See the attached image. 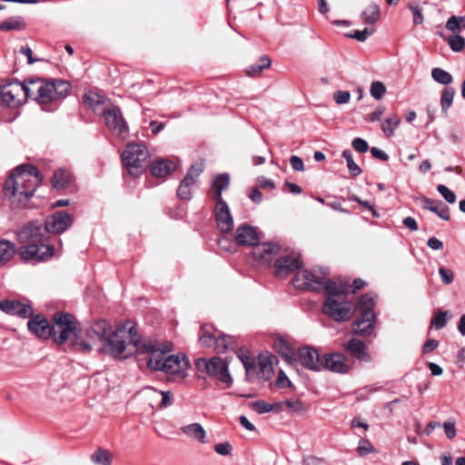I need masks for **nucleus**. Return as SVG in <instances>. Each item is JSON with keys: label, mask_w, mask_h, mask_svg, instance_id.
Listing matches in <instances>:
<instances>
[{"label": "nucleus", "mask_w": 465, "mask_h": 465, "mask_svg": "<svg viewBox=\"0 0 465 465\" xmlns=\"http://www.w3.org/2000/svg\"><path fill=\"white\" fill-rule=\"evenodd\" d=\"M173 350L171 342H159L157 341H143L140 351L149 354L147 366L153 371H162L167 374H179L184 376L189 361L184 356L168 355Z\"/></svg>", "instance_id": "f257e3e1"}, {"label": "nucleus", "mask_w": 465, "mask_h": 465, "mask_svg": "<svg viewBox=\"0 0 465 465\" xmlns=\"http://www.w3.org/2000/svg\"><path fill=\"white\" fill-rule=\"evenodd\" d=\"M29 318L27 327L31 333L43 340L52 338L56 344L68 341L76 329V322L69 313H55L53 325L42 314H33Z\"/></svg>", "instance_id": "f03ea898"}, {"label": "nucleus", "mask_w": 465, "mask_h": 465, "mask_svg": "<svg viewBox=\"0 0 465 465\" xmlns=\"http://www.w3.org/2000/svg\"><path fill=\"white\" fill-rule=\"evenodd\" d=\"M42 183L38 170L32 164L17 166L5 183V195L13 203H25Z\"/></svg>", "instance_id": "7ed1b4c3"}, {"label": "nucleus", "mask_w": 465, "mask_h": 465, "mask_svg": "<svg viewBox=\"0 0 465 465\" xmlns=\"http://www.w3.org/2000/svg\"><path fill=\"white\" fill-rule=\"evenodd\" d=\"M134 331L135 332L133 327L128 331L124 328L114 331H108L103 344L98 347V351L120 359L127 358L135 352L141 353L140 349L143 341L134 339Z\"/></svg>", "instance_id": "20e7f679"}, {"label": "nucleus", "mask_w": 465, "mask_h": 465, "mask_svg": "<svg viewBox=\"0 0 465 465\" xmlns=\"http://www.w3.org/2000/svg\"><path fill=\"white\" fill-rule=\"evenodd\" d=\"M322 312L335 322H343L351 319L353 314V304L347 299L344 286L336 282L327 283Z\"/></svg>", "instance_id": "39448f33"}, {"label": "nucleus", "mask_w": 465, "mask_h": 465, "mask_svg": "<svg viewBox=\"0 0 465 465\" xmlns=\"http://www.w3.org/2000/svg\"><path fill=\"white\" fill-rule=\"evenodd\" d=\"M27 92L30 94L29 98L45 106L66 97L70 92V84L62 80L46 82L43 79H30L27 80Z\"/></svg>", "instance_id": "423d86ee"}, {"label": "nucleus", "mask_w": 465, "mask_h": 465, "mask_svg": "<svg viewBox=\"0 0 465 465\" xmlns=\"http://www.w3.org/2000/svg\"><path fill=\"white\" fill-rule=\"evenodd\" d=\"M111 330V324L104 320L94 322L86 330L84 336L76 333L77 328L71 335V344L76 351L88 353L94 350L98 351L105 339L108 331Z\"/></svg>", "instance_id": "0eeeda50"}, {"label": "nucleus", "mask_w": 465, "mask_h": 465, "mask_svg": "<svg viewBox=\"0 0 465 465\" xmlns=\"http://www.w3.org/2000/svg\"><path fill=\"white\" fill-rule=\"evenodd\" d=\"M148 158L149 151L142 143H129L122 153V161L128 173L133 177H137L143 173Z\"/></svg>", "instance_id": "6e6552de"}, {"label": "nucleus", "mask_w": 465, "mask_h": 465, "mask_svg": "<svg viewBox=\"0 0 465 465\" xmlns=\"http://www.w3.org/2000/svg\"><path fill=\"white\" fill-rule=\"evenodd\" d=\"M329 272L323 268L313 270H300L294 276L293 285L297 289L325 291L329 282H334L328 278Z\"/></svg>", "instance_id": "1a4fd4ad"}, {"label": "nucleus", "mask_w": 465, "mask_h": 465, "mask_svg": "<svg viewBox=\"0 0 465 465\" xmlns=\"http://www.w3.org/2000/svg\"><path fill=\"white\" fill-rule=\"evenodd\" d=\"M195 367L199 372L209 375L227 387L232 383V378L228 370L229 363L222 358H199L195 361Z\"/></svg>", "instance_id": "9d476101"}, {"label": "nucleus", "mask_w": 465, "mask_h": 465, "mask_svg": "<svg viewBox=\"0 0 465 465\" xmlns=\"http://www.w3.org/2000/svg\"><path fill=\"white\" fill-rule=\"evenodd\" d=\"M1 99L8 107H17L30 97L27 92V80L24 83L15 81L4 85L0 92Z\"/></svg>", "instance_id": "9b49d317"}, {"label": "nucleus", "mask_w": 465, "mask_h": 465, "mask_svg": "<svg viewBox=\"0 0 465 465\" xmlns=\"http://www.w3.org/2000/svg\"><path fill=\"white\" fill-rule=\"evenodd\" d=\"M19 254L25 261L39 262L51 259L54 254V251L53 246L44 244L42 242L24 245L19 250Z\"/></svg>", "instance_id": "f8f14e48"}, {"label": "nucleus", "mask_w": 465, "mask_h": 465, "mask_svg": "<svg viewBox=\"0 0 465 465\" xmlns=\"http://www.w3.org/2000/svg\"><path fill=\"white\" fill-rule=\"evenodd\" d=\"M204 169V163L203 160L192 164L187 171L185 177L181 182L177 189V196L181 200H189L192 197V188L196 183L197 178Z\"/></svg>", "instance_id": "ddd939ff"}, {"label": "nucleus", "mask_w": 465, "mask_h": 465, "mask_svg": "<svg viewBox=\"0 0 465 465\" xmlns=\"http://www.w3.org/2000/svg\"><path fill=\"white\" fill-rule=\"evenodd\" d=\"M104 115L107 127L114 134L124 139L128 134V127L123 118L120 109L118 107L112 106L104 111Z\"/></svg>", "instance_id": "4468645a"}, {"label": "nucleus", "mask_w": 465, "mask_h": 465, "mask_svg": "<svg viewBox=\"0 0 465 465\" xmlns=\"http://www.w3.org/2000/svg\"><path fill=\"white\" fill-rule=\"evenodd\" d=\"M73 223V217L66 212H56L45 220L47 232L59 234L65 232Z\"/></svg>", "instance_id": "2eb2a0df"}, {"label": "nucleus", "mask_w": 465, "mask_h": 465, "mask_svg": "<svg viewBox=\"0 0 465 465\" xmlns=\"http://www.w3.org/2000/svg\"><path fill=\"white\" fill-rule=\"evenodd\" d=\"M239 357L242 361L247 373H249L252 367H254L257 377L260 380L269 381L272 377L274 370L272 366V357L260 358L258 360L257 364L254 366L249 363L248 357L242 355H239Z\"/></svg>", "instance_id": "dca6fc26"}, {"label": "nucleus", "mask_w": 465, "mask_h": 465, "mask_svg": "<svg viewBox=\"0 0 465 465\" xmlns=\"http://www.w3.org/2000/svg\"><path fill=\"white\" fill-rule=\"evenodd\" d=\"M215 220L218 229L223 233L231 232L233 228V219L228 204L224 201L216 202Z\"/></svg>", "instance_id": "f3484780"}, {"label": "nucleus", "mask_w": 465, "mask_h": 465, "mask_svg": "<svg viewBox=\"0 0 465 465\" xmlns=\"http://www.w3.org/2000/svg\"><path fill=\"white\" fill-rule=\"evenodd\" d=\"M235 242L241 246H252L259 242L260 235L256 228L247 223L241 224L235 232Z\"/></svg>", "instance_id": "a211bd4d"}, {"label": "nucleus", "mask_w": 465, "mask_h": 465, "mask_svg": "<svg viewBox=\"0 0 465 465\" xmlns=\"http://www.w3.org/2000/svg\"><path fill=\"white\" fill-rule=\"evenodd\" d=\"M375 314L373 312H361V316L352 324V331L361 336H368L374 333Z\"/></svg>", "instance_id": "6ab92c4d"}, {"label": "nucleus", "mask_w": 465, "mask_h": 465, "mask_svg": "<svg viewBox=\"0 0 465 465\" xmlns=\"http://www.w3.org/2000/svg\"><path fill=\"white\" fill-rule=\"evenodd\" d=\"M301 266L298 254L292 253L281 256L275 262V273L278 277H286Z\"/></svg>", "instance_id": "aec40b11"}, {"label": "nucleus", "mask_w": 465, "mask_h": 465, "mask_svg": "<svg viewBox=\"0 0 465 465\" xmlns=\"http://www.w3.org/2000/svg\"><path fill=\"white\" fill-rule=\"evenodd\" d=\"M143 393L150 400L149 404L153 408H166L171 406L173 402V395L169 391H160L153 388L147 387L143 389Z\"/></svg>", "instance_id": "412c9836"}, {"label": "nucleus", "mask_w": 465, "mask_h": 465, "mask_svg": "<svg viewBox=\"0 0 465 465\" xmlns=\"http://www.w3.org/2000/svg\"><path fill=\"white\" fill-rule=\"evenodd\" d=\"M299 360L301 363L312 371H320L322 369V360L320 359V354L317 350L311 347H303L299 350Z\"/></svg>", "instance_id": "4be33fe9"}, {"label": "nucleus", "mask_w": 465, "mask_h": 465, "mask_svg": "<svg viewBox=\"0 0 465 465\" xmlns=\"http://www.w3.org/2000/svg\"><path fill=\"white\" fill-rule=\"evenodd\" d=\"M0 310L10 315H15L23 319L29 318L33 315V308L29 304L22 303L17 301L5 300L0 302Z\"/></svg>", "instance_id": "5701e85b"}, {"label": "nucleus", "mask_w": 465, "mask_h": 465, "mask_svg": "<svg viewBox=\"0 0 465 465\" xmlns=\"http://www.w3.org/2000/svg\"><path fill=\"white\" fill-rule=\"evenodd\" d=\"M280 247L276 244L270 242L255 243L252 248V255L255 260L263 262L270 263L274 256L278 254Z\"/></svg>", "instance_id": "b1692460"}, {"label": "nucleus", "mask_w": 465, "mask_h": 465, "mask_svg": "<svg viewBox=\"0 0 465 465\" xmlns=\"http://www.w3.org/2000/svg\"><path fill=\"white\" fill-rule=\"evenodd\" d=\"M322 364V368L337 373H346L350 369L345 356L338 352L324 355Z\"/></svg>", "instance_id": "393cba45"}, {"label": "nucleus", "mask_w": 465, "mask_h": 465, "mask_svg": "<svg viewBox=\"0 0 465 465\" xmlns=\"http://www.w3.org/2000/svg\"><path fill=\"white\" fill-rule=\"evenodd\" d=\"M18 240L25 245L29 243H39L44 241V232L41 226L32 223L25 226L18 232Z\"/></svg>", "instance_id": "a878e982"}, {"label": "nucleus", "mask_w": 465, "mask_h": 465, "mask_svg": "<svg viewBox=\"0 0 465 465\" xmlns=\"http://www.w3.org/2000/svg\"><path fill=\"white\" fill-rule=\"evenodd\" d=\"M345 350L348 351L351 356L361 361H371V357L366 351L365 343L356 338L351 339L344 346Z\"/></svg>", "instance_id": "bb28decb"}, {"label": "nucleus", "mask_w": 465, "mask_h": 465, "mask_svg": "<svg viewBox=\"0 0 465 465\" xmlns=\"http://www.w3.org/2000/svg\"><path fill=\"white\" fill-rule=\"evenodd\" d=\"M177 167V164L168 159L160 158L153 161L151 165V173L154 177L163 178L172 173Z\"/></svg>", "instance_id": "cd10ccee"}, {"label": "nucleus", "mask_w": 465, "mask_h": 465, "mask_svg": "<svg viewBox=\"0 0 465 465\" xmlns=\"http://www.w3.org/2000/svg\"><path fill=\"white\" fill-rule=\"evenodd\" d=\"M422 202L425 209H428L429 211L436 213L440 218H441L444 221L450 220V216L449 208L442 202L431 200L426 197L422 199Z\"/></svg>", "instance_id": "c85d7f7f"}, {"label": "nucleus", "mask_w": 465, "mask_h": 465, "mask_svg": "<svg viewBox=\"0 0 465 465\" xmlns=\"http://www.w3.org/2000/svg\"><path fill=\"white\" fill-rule=\"evenodd\" d=\"M182 431L188 437L197 440L202 443H206V432L200 423H192L182 427Z\"/></svg>", "instance_id": "c756f323"}, {"label": "nucleus", "mask_w": 465, "mask_h": 465, "mask_svg": "<svg viewBox=\"0 0 465 465\" xmlns=\"http://www.w3.org/2000/svg\"><path fill=\"white\" fill-rule=\"evenodd\" d=\"M274 348L289 363L295 359L293 348L282 338L274 341Z\"/></svg>", "instance_id": "7c9ffc66"}, {"label": "nucleus", "mask_w": 465, "mask_h": 465, "mask_svg": "<svg viewBox=\"0 0 465 465\" xmlns=\"http://www.w3.org/2000/svg\"><path fill=\"white\" fill-rule=\"evenodd\" d=\"M230 183V176L228 173L217 175L213 181V187L216 190L213 198L216 202L223 201L222 197L223 190L228 188Z\"/></svg>", "instance_id": "2f4dec72"}, {"label": "nucleus", "mask_w": 465, "mask_h": 465, "mask_svg": "<svg viewBox=\"0 0 465 465\" xmlns=\"http://www.w3.org/2000/svg\"><path fill=\"white\" fill-rule=\"evenodd\" d=\"M235 340L232 336L221 335L215 340L214 350L217 353H223L228 350H234Z\"/></svg>", "instance_id": "473e14b6"}, {"label": "nucleus", "mask_w": 465, "mask_h": 465, "mask_svg": "<svg viewBox=\"0 0 465 465\" xmlns=\"http://www.w3.org/2000/svg\"><path fill=\"white\" fill-rule=\"evenodd\" d=\"M15 252V245L6 240L0 241V267L12 259Z\"/></svg>", "instance_id": "72a5a7b5"}, {"label": "nucleus", "mask_w": 465, "mask_h": 465, "mask_svg": "<svg viewBox=\"0 0 465 465\" xmlns=\"http://www.w3.org/2000/svg\"><path fill=\"white\" fill-rule=\"evenodd\" d=\"M401 123L400 117L397 115H391L381 123V130L386 137H391L394 135L395 130Z\"/></svg>", "instance_id": "f704fd0d"}, {"label": "nucleus", "mask_w": 465, "mask_h": 465, "mask_svg": "<svg viewBox=\"0 0 465 465\" xmlns=\"http://www.w3.org/2000/svg\"><path fill=\"white\" fill-rule=\"evenodd\" d=\"M25 27V23L21 17H12L0 23V31H20Z\"/></svg>", "instance_id": "c9c22d12"}, {"label": "nucleus", "mask_w": 465, "mask_h": 465, "mask_svg": "<svg viewBox=\"0 0 465 465\" xmlns=\"http://www.w3.org/2000/svg\"><path fill=\"white\" fill-rule=\"evenodd\" d=\"M380 7L376 4L368 5L362 12L361 16L367 24H374L380 19Z\"/></svg>", "instance_id": "e433bc0d"}, {"label": "nucleus", "mask_w": 465, "mask_h": 465, "mask_svg": "<svg viewBox=\"0 0 465 465\" xmlns=\"http://www.w3.org/2000/svg\"><path fill=\"white\" fill-rule=\"evenodd\" d=\"M70 178V173L65 170H58L54 174L52 180L53 186L56 189H63L68 184Z\"/></svg>", "instance_id": "4c0bfd02"}, {"label": "nucleus", "mask_w": 465, "mask_h": 465, "mask_svg": "<svg viewBox=\"0 0 465 465\" xmlns=\"http://www.w3.org/2000/svg\"><path fill=\"white\" fill-rule=\"evenodd\" d=\"M455 90L452 87H446L442 90L440 97V106L442 112L446 114L453 103Z\"/></svg>", "instance_id": "58836bf2"}, {"label": "nucleus", "mask_w": 465, "mask_h": 465, "mask_svg": "<svg viewBox=\"0 0 465 465\" xmlns=\"http://www.w3.org/2000/svg\"><path fill=\"white\" fill-rule=\"evenodd\" d=\"M450 318V314L447 311L439 310L434 314L431 322L430 326L434 327L437 330H440L444 328Z\"/></svg>", "instance_id": "ea45409f"}, {"label": "nucleus", "mask_w": 465, "mask_h": 465, "mask_svg": "<svg viewBox=\"0 0 465 465\" xmlns=\"http://www.w3.org/2000/svg\"><path fill=\"white\" fill-rule=\"evenodd\" d=\"M446 29L455 34L465 29V16L451 15L446 23Z\"/></svg>", "instance_id": "a19ab883"}, {"label": "nucleus", "mask_w": 465, "mask_h": 465, "mask_svg": "<svg viewBox=\"0 0 465 465\" xmlns=\"http://www.w3.org/2000/svg\"><path fill=\"white\" fill-rule=\"evenodd\" d=\"M91 459L97 465H111L112 454L106 450L99 449L92 455Z\"/></svg>", "instance_id": "79ce46f5"}, {"label": "nucleus", "mask_w": 465, "mask_h": 465, "mask_svg": "<svg viewBox=\"0 0 465 465\" xmlns=\"http://www.w3.org/2000/svg\"><path fill=\"white\" fill-rule=\"evenodd\" d=\"M431 76L434 81L441 84H450L453 80L450 73L438 67L432 69Z\"/></svg>", "instance_id": "37998d69"}, {"label": "nucleus", "mask_w": 465, "mask_h": 465, "mask_svg": "<svg viewBox=\"0 0 465 465\" xmlns=\"http://www.w3.org/2000/svg\"><path fill=\"white\" fill-rule=\"evenodd\" d=\"M342 157L346 160L347 167L350 172V173L353 177H357L361 174V167L354 162L352 158L351 152L350 150H344L342 152Z\"/></svg>", "instance_id": "c03bdc74"}, {"label": "nucleus", "mask_w": 465, "mask_h": 465, "mask_svg": "<svg viewBox=\"0 0 465 465\" xmlns=\"http://www.w3.org/2000/svg\"><path fill=\"white\" fill-rule=\"evenodd\" d=\"M375 303L376 296L372 293H366L361 297L357 306L361 310V312H373L372 309L375 306Z\"/></svg>", "instance_id": "a18cd8bd"}, {"label": "nucleus", "mask_w": 465, "mask_h": 465, "mask_svg": "<svg viewBox=\"0 0 465 465\" xmlns=\"http://www.w3.org/2000/svg\"><path fill=\"white\" fill-rule=\"evenodd\" d=\"M217 337L205 330V327L201 328L199 333V343L203 347H211L215 345Z\"/></svg>", "instance_id": "49530a36"}, {"label": "nucleus", "mask_w": 465, "mask_h": 465, "mask_svg": "<svg viewBox=\"0 0 465 465\" xmlns=\"http://www.w3.org/2000/svg\"><path fill=\"white\" fill-rule=\"evenodd\" d=\"M84 103L91 107L104 103V97L95 92H88L83 97Z\"/></svg>", "instance_id": "de8ad7c7"}, {"label": "nucleus", "mask_w": 465, "mask_h": 465, "mask_svg": "<svg viewBox=\"0 0 465 465\" xmlns=\"http://www.w3.org/2000/svg\"><path fill=\"white\" fill-rule=\"evenodd\" d=\"M447 42L453 52H460L465 46L464 37L457 34L450 35Z\"/></svg>", "instance_id": "09e8293b"}, {"label": "nucleus", "mask_w": 465, "mask_h": 465, "mask_svg": "<svg viewBox=\"0 0 465 465\" xmlns=\"http://www.w3.org/2000/svg\"><path fill=\"white\" fill-rule=\"evenodd\" d=\"M385 93H386V87L382 82L374 81L371 83V88H370V94L374 99L381 100L383 97V95L385 94Z\"/></svg>", "instance_id": "8fccbe9b"}, {"label": "nucleus", "mask_w": 465, "mask_h": 465, "mask_svg": "<svg viewBox=\"0 0 465 465\" xmlns=\"http://www.w3.org/2000/svg\"><path fill=\"white\" fill-rule=\"evenodd\" d=\"M252 410H254L259 414H264L272 411V408L271 403H268L264 401H256L251 403Z\"/></svg>", "instance_id": "3c124183"}, {"label": "nucleus", "mask_w": 465, "mask_h": 465, "mask_svg": "<svg viewBox=\"0 0 465 465\" xmlns=\"http://www.w3.org/2000/svg\"><path fill=\"white\" fill-rule=\"evenodd\" d=\"M357 450L359 455L365 456L367 454L374 452L375 449L368 440L361 439L359 441Z\"/></svg>", "instance_id": "603ef678"}, {"label": "nucleus", "mask_w": 465, "mask_h": 465, "mask_svg": "<svg viewBox=\"0 0 465 465\" xmlns=\"http://www.w3.org/2000/svg\"><path fill=\"white\" fill-rule=\"evenodd\" d=\"M437 190L448 203H454L456 202L455 193L447 186L440 184L438 185Z\"/></svg>", "instance_id": "864d4df0"}, {"label": "nucleus", "mask_w": 465, "mask_h": 465, "mask_svg": "<svg viewBox=\"0 0 465 465\" xmlns=\"http://www.w3.org/2000/svg\"><path fill=\"white\" fill-rule=\"evenodd\" d=\"M439 274H440V279L443 283H445L447 285L452 283V282L454 280V274L450 270H449L443 266H440L439 268Z\"/></svg>", "instance_id": "5fc2aeb1"}, {"label": "nucleus", "mask_w": 465, "mask_h": 465, "mask_svg": "<svg viewBox=\"0 0 465 465\" xmlns=\"http://www.w3.org/2000/svg\"><path fill=\"white\" fill-rule=\"evenodd\" d=\"M373 30L365 28L362 31L356 30L353 33L348 35L349 37L356 39L360 42L365 41L371 35H372Z\"/></svg>", "instance_id": "6e6d98bb"}, {"label": "nucleus", "mask_w": 465, "mask_h": 465, "mask_svg": "<svg viewBox=\"0 0 465 465\" xmlns=\"http://www.w3.org/2000/svg\"><path fill=\"white\" fill-rule=\"evenodd\" d=\"M442 427H443L445 435L448 439L452 440L456 437L457 430H456L454 421H450V420L445 421L443 423Z\"/></svg>", "instance_id": "4d7b16f0"}, {"label": "nucleus", "mask_w": 465, "mask_h": 465, "mask_svg": "<svg viewBox=\"0 0 465 465\" xmlns=\"http://www.w3.org/2000/svg\"><path fill=\"white\" fill-rule=\"evenodd\" d=\"M350 98L351 94L348 91H337L333 94V99L337 104H345Z\"/></svg>", "instance_id": "13d9d810"}, {"label": "nucleus", "mask_w": 465, "mask_h": 465, "mask_svg": "<svg viewBox=\"0 0 465 465\" xmlns=\"http://www.w3.org/2000/svg\"><path fill=\"white\" fill-rule=\"evenodd\" d=\"M275 384L278 388L283 389L292 386V382L289 378L286 376L283 371H280L275 381Z\"/></svg>", "instance_id": "bf43d9fd"}, {"label": "nucleus", "mask_w": 465, "mask_h": 465, "mask_svg": "<svg viewBox=\"0 0 465 465\" xmlns=\"http://www.w3.org/2000/svg\"><path fill=\"white\" fill-rule=\"evenodd\" d=\"M285 406L294 412H302L304 407L300 400H287L285 401Z\"/></svg>", "instance_id": "052dcab7"}, {"label": "nucleus", "mask_w": 465, "mask_h": 465, "mask_svg": "<svg viewBox=\"0 0 465 465\" xmlns=\"http://www.w3.org/2000/svg\"><path fill=\"white\" fill-rule=\"evenodd\" d=\"M410 10L413 15V23L414 25H420L423 22V15L421 13V9L418 5H410Z\"/></svg>", "instance_id": "680f3d73"}, {"label": "nucleus", "mask_w": 465, "mask_h": 465, "mask_svg": "<svg viewBox=\"0 0 465 465\" xmlns=\"http://www.w3.org/2000/svg\"><path fill=\"white\" fill-rule=\"evenodd\" d=\"M352 147L360 153H366L369 150L368 143L360 137L352 141Z\"/></svg>", "instance_id": "e2e57ef3"}, {"label": "nucleus", "mask_w": 465, "mask_h": 465, "mask_svg": "<svg viewBox=\"0 0 465 465\" xmlns=\"http://www.w3.org/2000/svg\"><path fill=\"white\" fill-rule=\"evenodd\" d=\"M214 450L220 455H229L232 452V445L229 442H223L214 445Z\"/></svg>", "instance_id": "0e129e2a"}, {"label": "nucleus", "mask_w": 465, "mask_h": 465, "mask_svg": "<svg viewBox=\"0 0 465 465\" xmlns=\"http://www.w3.org/2000/svg\"><path fill=\"white\" fill-rule=\"evenodd\" d=\"M439 346V342L436 340L430 339L422 346V353L427 354L434 351Z\"/></svg>", "instance_id": "69168bd1"}, {"label": "nucleus", "mask_w": 465, "mask_h": 465, "mask_svg": "<svg viewBox=\"0 0 465 465\" xmlns=\"http://www.w3.org/2000/svg\"><path fill=\"white\" fill-rule=\"evenodd\" d=\"M290 163L292 169L295 171H303L304 170V164L302 158L299 156L293 155L290 158Z\"/></svg>", "instance_id": "338daca9"}, {"label": "nucleus", "mask_w": 465, "mask_h": 465, "mask_svg": "<svg viewBox=\"0 0 465 465\" xmlns=\"http://www.w3.org/2000/svg\"><path fill=\"white\" fill-rule=\"evenodd\" d=\"M427 245L435 251L441 250L443 248V242L436 237H430L427 241Z\"/></svg>", "instance_id": "774afa93"}]
</instances>
